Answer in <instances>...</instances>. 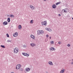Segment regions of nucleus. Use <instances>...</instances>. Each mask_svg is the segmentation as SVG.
I'll list each match as a JSON object with an SVG mask.
<instances>
[{"label": "nucleus", "mask_w": 73, "mask_h": 73, "mask_svg": "<svg viewBox=\"0 0 73 73\" xmlns=\"http://www.w3.org/2000/svg\"><path fill=\"white\" fill-rule=\"evenodd\" d=\"M7 42H11V41H12L11 40H7Z\"/></svg>", "instance_id": "obj_26"}, {"label": "nucleus", "mask_w": 73, "mask_h": 73, "mask_svg": "<svg viewBox=\"0 0 73 73\" xmlns=\"http://www.w3.org/2000/svg\"><path fill=\"white\" fill-rule=\"evenodd\" d=\"M19 70H20V71H23V68H20Z\"/></svg>", "instance_id": "obj_23"}, {"label": "nucleus", "mask_w": 73, "mask_h": 73, "mask_svg": "<svg viewBox=\"0 0 73 73\" xmlns=\"http://www.w3.org/2000/svg\"><path fill=\"white\" fill-rule=\"evenodd\" d=\"M71 65H72V64H73V62H71Z\"/></svg>", "instance_id": "obj_35"}, {"label": "nucleus", "mask_w": 73, "mask_h": 73, "mask_svg": "<svg viewBox=\"0 0 73 73\" xmlns=\"http://www.w3.org/2000/svg\"><path fill=\"white\" fill-rule=\"evenodd\" d=\"M7 21L8 23H9L11 21V18H7Z\"/></svg>", "instance_id": "obj_14"}, {"label": "nucleus", "mask_w": 73, "mask_h": 73, "mask_svg": "<svg viewBox=\"0 0 73 73\" xmlns=\"http://www.w3.org/2000/svg\"><path fill=\"white\" fill-rule=\"evenodd\" d=\"M8 16V17H9V16Z\"/></svg>", "instance_id": "obj_43"}, {"label": "nucleus", "mask_w": 73, "mask_h": 73, "mask_svg": "<svg viewBox=\"0 0 73 73\" xmlns=\"http://www.w3.org/2000/svg\"><path fill=\"white\" fill-rule=\"evenodd\" d=\"M19 52V50H16L15 49L14 50V53H17V52Z\"/></svg>", "instance_id": "obj_9"}, {"label": "nucleus", "mask_w": 73, "mask_h": 73, "mask_svg": "<svg viewBox=\"0 0 73 73\" xmlns=\"http://www.w3.org/2000/svg\"><path fill=\"white\" fill-rule=\"evenodd\" d=\"M64 71H65V69H63L60 71V73H64Z\"/></svg>", "instance_id": "obj_15"}, {"label": "nucleus", "mask_w": 73, "mask_h": 73, "mask_svg": "<svg viewBox=\"0 0 73 73\" xmlns=\"http://www.w3.org/2000/svg\"><path fill=\"white\" fill-rule=\"evenodd\" d=\"M23 48H25V46H23Z\"/></svg>", "instance_id": "obj_39"}, {"label": "nucleus", "mask_w": 73, "mask_h": 73, "mask_svg": "<svg viewBox=\"0 0 73 73\" xmlns=\"http://www.w3.org/2000/svg\"><path fill=\"white\" fill-rule=\"evenodd\" d=\"M45 29L47 30V31H49V32L52 31V29L50 28H45Z\"/></svg>", "instance_id": "obj_4"}, {"label": "nucleus", "mask_w": 73, "mask_h": 73, "mask_svg": "<svg viewBox=\"0 0 73 73\" xmlns=\"http://www.w3.org/2000/svg\"><path fill=\"white\" fill-rule=\"evenodd\" d=\"M46 73H48L47 71H46Z\"/></svg>", "instance_id": "obj_37"}, {"label": "nucleus", "mask_w": 73, "mask_h": 73, "mask_svg": "<svg viewBox=\"0 0 73 73\" xmlns=\"http://www.w3.org/2000/svg\"><path fill=\"white\" fill-rule=\"evenodd\" d=\"M60 43H61L60 42H58V44H60Z\"/></svg>", "instance_id": "obj_36"}, {"label": "nucleus", "mask_w": 73, "mask_h": 73, "mask_svg": "<svg viewBox=\"0 0 73 73\" xmlns=\"http://www.w3.org/2000/svg\"><path fill=\"white\" fill-rule=\"evenodd\" d=\"M44 33V31H43L41 30L40 31V35H42Z\"/></svg>", "instance_id": "obj_20"}, {"label": "nucleus", "mask_w": 73, "mask_h": 73, "mask_svg": "<svg viewBox=\"0 0 73 73\" xmlns=\"http://www.w3.org/2000/svg\"><path fill=\"white\" fill-rule=\"evenodd\" d=\"M42 25H46V24H47V22L46 21H45L44 22H42L41 23Z\"/></svg>", "instance_id": "obj_1"}, {"label": "nucleus", "mask_w": 73, "mask_h": 73, "mask_svg": "<svg viewBox=\"0 0 73 73\" xmlns=\"http://www.w3.org/2000/svg\"><path fill=\"white\" fill-rule=\"evenodd\" d=\"M50 39H51V37L50 36Z\"/></svg>", "instance_id": "obj_38"}, {"label": "nucleus", "mask_w": 73, "mask_h": 73, "mask_svg": "<svg viewBox=\"0 0 73 73\" xmlns=\"http://www.w3.org/2000/svg\"><path fill=\"white\" fill-rule=\"evenodd\" d=\"M3 24L4 25H6L8 24V22L7 21H5L3 23Z\"/></svg>", "instance_id": "obj_8"}, {"label": "nucleus", "mask_w": 73, "mask_h": 73, "mask_svg": "<svg viewBox=\"0 0 73 73\" xmlns=\"http://www.w3.org/2000/svg\"><path fill=\"white\" fill-rule=\"evenodd\" d=\"M36 46V44H34V46Z\"/></svg>", "instance_id": "obj_33"}, {"label": "nucleus", "mask_w": 73, "mask_h": 73, "mask_svg": "<svg viewBox=\"0 0 73 73\" xmlns=\"http://www.w3.org/2000/svg\"><path fill=\"white\" fill-rule=\"evenodd\" d=\"M50 50H56V49H54V48H53V47H51V48H50Z\"/></svg>", "instance_id": "obj_12"}, {"label": "nucleus", "mask_w": 73, "mask_h": 73, "mask_svg": "<svg viewBox=\"0 0 73 73\" xmlns=\"http://www.w3.org/2000/svg\"><path fill=\"white\" fill-rule=\"evenodd\" d=\"M52 8L54 9H55V8H56V5L55 4H54L52 6Z\"/></svg>", "instance_id": "obj_10"}, {"label": "nucleus", "mask_w": 73, "mask_h": 73, "mask_svg": "<svg viewBox=\"0 0 73 73\" xmlns=\"http://www.w3.org/2000/svg\"><path fill=\"white\" fill-rule=\"evenodd\" d=\"M31 37L32 38H33V39L35 38V36L32 35H31Z\"/></svg>", "instance_id": "obj_16"}, {"label": "nucleus", "mask_w": 73, "mask_h": 73, "mask_svg": "<svg viewBox=\"0 0 73 73\" xmlns=\"http://www.w3.org/2000/svg\"><path fill=\"white\" fill-rule=\"evenodd\" d=\"M21 67V65L20 64H18L16 66V69H19Z\"/></svg>", "instance_id": "obj_2"}, {"label": "nucleus", "mask_w": 73, "mask_h": 73, "mask_svg": "<svg viewBox=\"0 0 73 73\" xmlns=\"http://www.w3.org/2000/svg\"><path fill=\"white\" fill-rule=\"evenodd\" d=\"M66 12H67V11H66L65 10L64 11V12L65 13H66Z\"/></svg>", "instance_id": "obj_31"}, {"label": "nucleus", "mask_w": 73, "mask_h": 73, "mask_svg": "<svg viewBox=\"0 0 73 73\" xmlns=\"http://www.w3.org/2000/svg\"><path fill=\"white\" fill-rule=\"evenodd\" d=\"M33 20H31L30 21V23H31L32 24L33 23Z\"/></svg>", "instance_id": "obj_25"}, {"label": "nucleus", "mask_w": 73, "mask_h": 73, "mask_svg": "<svg viewBox=\"0 0 73 73\" xmlns=\"http://www.w3.org/2000/svg\"><path fill=\"white\" fill-rule=\"evenodd\" d=\"M44 1H46V0H43Z\"/></svg>", "instance_id": "obj_40"}, {"label": "nucleus", "mask_w": 73, "mask_h": 73, "mask_svg": "<svg viewBox=\"0 0 73 73\" xmlns=\"http://www.w3.org/2000/svg\"><path fill=\"white\" fill-rule=\"evenodd\" d=\"M1 47H2V48H5V47L4 45H1Z\"/></svg>", "instance_id": "obj_21"}, {"label": "nucleus", "mask_w": 73, "mask_h": 73, "mask_svg": "<svg viewBox=\"0 0 73 73\" xmlns=\"http://www.w3.org/2000/svg\"><path fill=\"white\" fill-rule=\"evenodd\" d=\"M22 54H23V55L24 56H27V57H28V56H29V55L27 54V53H22Z\"/></svg>", "instance_id": "obj_3"}, {"label": "nucleus", "mask_w": 73, "mask_h": 73, "mask_svg": "<svg viewBox=\"0 0 73 73\" xmlns=\"http://www.w3.org/2000/svg\"><path fill=\"white\" fill-rule=\"evenodd\" d=\"M46 41H48V39H46L45 40V42H46Z\"/></svg>", "instance_id": "obj_32"}, {"label": "nucleus", "mask_w": 73, "mask_h": 73, "mask_svg": "<svg viewBox=\"0 0 73 73\" xmlns=\"http://www.w3.org/2000/svg\"><path fill=\"white\" fill-rule=\"evenodd\" d=\"M46 37H48L49 35H46Z\"/></svg>", "instance_id": "obj_30"}, {"label": "nucleus", "mask_w": 73, "mask_h": 73, "mask_svg": "<svg viewBox=\"0 0 73 73\" xmlns=\"http://www.w3.org/2000/svg\"><path fill=\"white\" fill-rule=\"evenodd\" d=\"M6 35L7 37H9V34L8 33L6 34Z\"/></svg>", "instance_id": "obj_24"}, {"label": "nucleus", "mask_w": 73, "mask_h": 73, "mask_svg": "<svg viewBox=\"0 0 73 73\" xmlns=\"http://www.w3.org/2000/svg\"><path fill=\"white\" fill-rule=\"evenodd\" d=\"M11 73H13V72H11Z\"/></svg>", "instance_id": "obj_42"}, {"label": "nucleus", "mask_w": 73, "mask_h": 73, "mask_svg": "<svg viewBox=\"0 0 73 73\" xmlns=\"http://www.w3.org/2000/svg\"><path fill=\"white\" fill-rule=\"evenodd\" d=\"M30 8L31 9L33 10L35 9H34V7L33 6L30 5Z\"/></svg>", "instance_id": "obj_13"}, {"label": "nucleus", "mask_w": 73, "mask_h": 73, "mask_svg": "<svg viewBox=\"0 0 73 73\" xmlns=\"http://www.w3.org/2000/svg\"><path fill=\"white\" fill-rule=\"evenodd\" d=\"M18 36V33L17 32L15 33L13 35L14 37H17Z\"/></svg>", "instance_id": "obj_5"}, {"label": "nucleus", "mask_w": 73, "mask_h": 73, "mask_svg": "<svg viewBox=\"0 0 73 73\" xmlns=\"http://www.w3.org/2000/svg\"><path fill=\"white\" fill-rule=\"evenodd\" d=\"M21 25H19V29H21Z\"/></svg>", "instance_id": "obj_19"}, {"label": "nucleus", "mask_w": 73, "mask_h": 73, "mask_svg": "<svg viewBox=\"0 0 73 73\" xmlns=\"http://www.w3.org/2000/svg\"><path fill=\"white\" fill-rule=\"evenodd\" d=\"M10 17H15V16L14 15H13L11 14L10 15Z\"/></svg>", "instance_id": "obj_17"}, {"label": "nucleus", "mask_w": 73, "mask_h": 73, "mask_svg": "<svg viewBox=\"0 0 73 73\" xmlns=\"http://www.w3.org/2000/svg\"><path fill=\"white\" fill-rule=\"evenodd\" d=\"M51 42V44H53L54 43V41H52Z\"/></svg>", "instance_id": "obj_28"}, {"label": "nucleus", "mask_w": 73, "mask_h": 73, "mask_svg": "<svg viewBox=\"0 0 73 73\" xmlns=\"http://www.w3.org/2000/svg\"><path fill=\"white\" fill-rule=\"evenodd\" d=\"M48 63L49 65H53V64L52 63V62L51 61H49L48 62Z\"/></svg>", "instance_id": "obj_7"}, {"label": "nucleus", "mask_w": 73, "mask_h": 73, "mask_svg": "<svg viewBox=\"0 0 73 73\" xmlns=\"http://www.w3.org/2000/svg\"><path fill=\"white\" fill-rule=\"evenodd\" d=\"M30 45H31V46H32V47H33L34 46V43H31L30 44Z\"/></svg>", "instance_id": "obj_22"}, {"label": "nucleus", "mask_w": 73, "mask_h": 73, "mask_svg": "<svg viewBox=\"0 0 73 73\" xmlns=\"http://www.w3.org/2000/svg\"><path fill=\"white\" fill-rule=\"evenodd\" d=\"M25 70L26 72H29V71L31 70V68H27Z\"/></svg>", "instance_id": "obj_6"}, {"label": "nucleus", "mask_w": 73, "mask_h": 73, "mask_svg": "<svg viewBox=\"0 0 73 73\" xmlns=\"http://www.w3.org/2000/svg\"><path fill=\"white\" fill-rule=\"evenodd\" d=\"M72 60V61H73V59Z\"/></svg>", "instance_id": "obj_44"}, {"label": "nucleus", "mask_w": 73, "mask_h": 73, "mask_svg": "<svg viewBox=\"0 0 73 73\" xmlns=\"http://www.w3.org/2000/svg\"><path fill=\"white\" fill-rule=\"evenodd\" d=\"M58 16H61V14H59L58 15Z\"/></svg>", "instance_id": "obj_34"}, {"label": "nucleus", "mask_w": 73, "mask_h": 73, "mask_svg": "<svg viewBox=\"0 0 73 73\" xmlns=\"http://www.w3.org/2000/svg\"><path fill=\"white\" fill-rule=\"evenodd\" d=\"M14 49L17 50H18V48H15Z\"/></svg>", "instance_id": "obj_27"}, {"label": "nucleus", "mask_w": 73, "mask_h": 73, "mask_svg": "<svg viewBox=\"0 0 73 73\" xmlns=\"http://www.w3.org/2000/svg\"><path fill=\"white\" fill-rule=\"evenodd\" d=\"M69 47V46H70V44H68L67 45Z\"/></svg>", "instance_id": "obj_29"}, {"label": "nucleus", "mask_w": 73, "mask_h": 73, "mask_svg": "<svg viewBox=\"0 0 73 73\" xmlns=\"http://www.w3.org/2000/svg\"><path fill=\"white\" fill-rule=\"evenodd\" d=\"M60 3H61V2H57V3H56L55 4L56 5H57L58 4H60Z\"/></svg>", "instance_id": "obj_18"}, {"label": "nucleus", "mask_w": 73, "mask_h": 73, "mask_svg": "<svg viewBox=\"0 0 73 73\" xmlns=\"http://www.w3.org/2000/svg\"><path fill=\"white\" fill-rule=\"evenodd\" d=\"M72 20H73V18H72Z\"/></svg>", "instance_id": "obj_41"}, {"label": "nucleus", "mask_w": 73, "mask_h": 73, "mask_svg": "<svg viewBox=\"0 0 73 73\" xmlns=\"http://www.w3.org/2000/svg\"><path fill=\"white\" fill-rule=\"evenodd\" d=\"M37 35H41L40 31H37Z\"/></svg>", "instance_id": "obj_11"}]
</instances>
